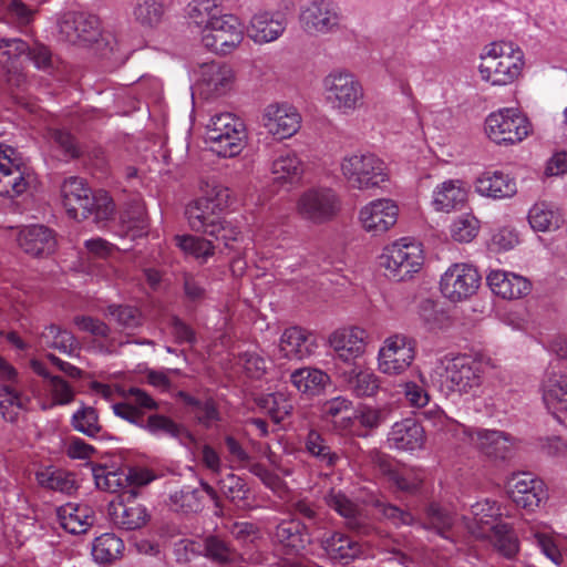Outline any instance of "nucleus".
Masks as SVG:
<instances>
[{"mask_svg":"<svg viewBox=\"0 0 567 567\" xmlns=\"http://www.w3.org/2000/svg\"><path fill=\"white\" fill-rule=\"evenodd\" d=\"M62 204L68 215L76 220L93 216L95 223L107 220L114 213L112 198L104 192L93 194L83 178L71 176L61 185Z\"/></svg>","mask_w":567,"mask_h":567,"instance_id":"f257e3e1","label":"nucleus"},{"mask_svg":"<svg viewBox=\"0 0 567 567\" xmlns=\"http://www.w3.org/2000/svg\"><path fill=\"white\" fill-rule=\"evenodd\" d=\"M524 66L522 50L512 42H494L482 55L478 71L482 80L493 85H507L516 81Z\"/></svg>","mask_w":567,"mask_h":567,"instance_id":"f03ea898","label":"nucleus"},{"mask_svg":"<svg viewBox=\"0 0 567 567\" xmlns=\"http://www.w3.org/2000/svg\"><path fill=\"white\" fill-rule=\"evenodd\" d=\"M341 172L349 187L358 190L380 188L389 181L386 164L371 153L344 157L341 162Z\"/></svg>","mask_w":567,"mask_h":567,"instance_id":"7ed1b4c3","label":"nucleus"},{"mask_svg":"<svg viewBox=\"0 0 567 567\" xmlns=\"http://www.w3.org/2000/svg\"><path fill=\"white\" fill-rule=\"evenodd\" d=\"M206 128L207 140L219 156H237L246 145L245 124L233 113L225 112L213 115Z\"/></svg>","mask_w":567,"mask_h":567,"instance_id":"20e7f679","label":"nucleus"},{"mask_svg":"<svg viewBox=\"0 0 567 567\" xmlns=\"http://www.w3.org/2000/svg\"><path fill=\"white\" fill-rule=\"evenodd\" d=\"M380 259L390 279L403 281L421 269L424 257L419 243L402 238L385 247Z\"/></svg>","mask_w":567,"mask_h":567,"instance_id":"39448f33","label":"nucleus"},{"mask_svg":"<svg viewBox=\"0 0 567 567\" xmlns=\"http://www.w3.org/2000/svg\"><path fill=\"white\" fill-rule=\"evenodd\" d=\"M326 100L342 114L357 110L363 101V87L352 73L334 71L323 80Z\"/></svg>","mask_w":567,"mask_h":567,"instance_id":"423d86ee","label":"nucleus"},{"mask_svg":"<svg viewBox=\"0 0 567 567\" xmlns=\"http://www.w3.org/2000/svg\"><path fill=\"white\" fill-rule=\"evenodd\" d=\"M485 130L497 144H515L529 134L530 124L518 110L503 109L487 116Z\"/></svg>","mask_w":567,"mask_h":567,"instance_id":"0eeeda50","label":"nucleus"},{"mask_svg":"<svg viewBox=\"0 0 567 567\" xmlns=\"http://www.w3.org/2000/svg\"><path fill=\"white\" fill-rule=\"evenodd\" d=\"M244 39L239 20L233 14H221L202 31V42L208 50L218 54H228Z\"/></svg>","mask_w":567,"mask_h":567,"instance_id":"6e6552de","label":"nucleus"},{"mask_svg":"<svg viewBox=\"0 0 567 567\" xmlns=\"http://www.w3.org/2000/svg\"><path fill=\"white\" fill-rule=\"evenodd\" d=\"M415 357L414 341L403 334L386 338L379 351V370L389 375L403 373Z\"/></svg>","mask_w":567,"mask_h":567,"instance_id":"1a4fd4ad","label":"nucleus"},{"mask_svg":"<svg viewBox=\"0 0 567 567\" xmlns=\"http://www.w3.org/2000/svg\"><path fill=\"white\" fill-rule=\"evenodd\" d=\"M481 276L476 268L467 264H454L441 278V291L453 302L462 301L474 295L480 287Z\"/></svg>","mask_w":567,"mask_h":567,"instance_id":"9d476101","label":"nucleus"},{"mask_svg":"<svg viewBox=\"0 0 567 567\" xmlns=\"http://www.w3.org/2000/svg\"><path fill=\"white\" fill-rule=\"evenodd\" d=\"M59 32L65 41L73 44L92 43L101 35L100 19L81 11L63 12L58 21Z\"/></svg>","mask_w":567,"mask_h":567,"instance_id":"9b49d317","label":"nucleus"},{"mask_svg":"<svg viewBox=\"0 0 567 567\" xmlns=\"http://www.w3.org/2000/svg\"><path fill=\"white\" fill-rule=\"evenodd\" d=\"M340 203L336 193L329 188L309 189L298 199V214L306 220L321 224L336 216Z\"/></svg>","mask_w":567,"mask_h":567,"instance_id":"f8f14e48","label":"nucleus"},{"mask_svg":"<svg viewBox=\"0 0 567 567\" xmlns=\"http://www.w3.org/2000/svg\"><path fill=\"white\" fill-rule=\"evenodd\" d=\"M27 166L16 156V151L0 145V196L16 198L29 187Z\"/></svg>","mask_w":567,"mask_h":567,"instance_id":"ddd939ff","label":"nucleus"},{"mask_svg":"<svg viewBox=\"0 0 567 567\" xmlns=\"http://www.w3.org/2000/svg\"><path fill=\"white\" fill-rule=\"evenodd\" d=\"M484 364L471 357L455 358L446 368L445 385L450 391L468 393L482 384Z\"/></svg>","mask_w":567,"mask_h":567,"instance_id":"4468645a","label":"nucleus"},{"mask_svg":"<svg viewBox=\"0 0 567 567\" xmlns=\"http://www.w3.org/2000/svg\"><path fill=\"white\" fill-rule=\"evenodd\" d=\"M301 116L290 104H269L262 113V125L278 140L295 135L300 128Z\"/></svg>","mask_w":567,"mask_h":567,"instance_id":"2eb2a0df","label":"nucleus"},{"mask_svg":"<svg viewBox=\"0 0 567 567\" xmlns=\"http://www.w3.org/2000/svg\"><path fill=\"white\" fill-rule=\"evenodd\" d=\"M234 80V71L228 64L220 62L204 63L199 68L197 87L204 97H217L231 90Z\"/></svg>","mask_w":567,"mask_h":567,"instance_id":"dca6fc26","label":"nucleus"},{"mask_svg":"<svg viewBox=\"0 0 567 567\" xmlns=\"http://www.w3.org/2000/svg\"><path fill=\"white\" fill-rule=\"evenodd\" d=\"M508 494L517 506L529 511L538 507L547 497L543 481L530 473L514 474L508 481Z\"/></svg>","mask_w":567,"mask_h":567,"instance_id":"f3484780","label":"nucleus"},{"mask_svg":"<svg viewBox=\"0 0 567 567\" xmlns=\"http://www.w3.org/2000/svg\"><path fill=\"white\" fill-rule=\"evenodd\" d=\"M124 402L113 404L116 416L126 420L137 426H144V413L146 410H157V402L144 390L131 386L124 391Z\"/></svg>","mask_w":567,"mask_h":567,"instance_id":"a211bd4d","label":"nucleus"},{"mask_svg":"<svg viewBox=\"0 0 567 567\" xmlns=\"http://www.w3.org/2000/svg\"><path fill=\"white\" fill-rule=\"evenodd\" d=\"M398 206L390 199H375L360 210V223L373 235L385 233L398 219Z\"/></svg>","mask_w":567,"mask_h":567,"instance_id":"6ab92c4d","label":"nucleus"},{"mask_svg":"<svg viewBox=\"0 0 567 567\" xmlns=\"http://www.w3.org/2000/svg\"><path fill=\"white\" fill-rule=\"evenodd\" d=\"M468 437L472 444L491 460L503 461L511 455L513 439L505 432L475 429L468 432Z\"/></svg>","mask_w":567,"mask_h":567,"instance_id":"aec40b11","label":"nucleus"},{"mask_svg":"<svg viewBox=\"0 0 567 567\" xmlns=\"http://www.w3.org/2000/svg\"><path fill=\"white\" fill-rule=\"evenodd\" d=\"M370 462L380 471V473L388 477V481L398 489L403 492L416 491L421 483L422 477L408 468H396L386 454L378 450L369 452Z\"/></svg>","mask_w":567,"mask_h":567,"instance_id":"412c9836","label":"nucleus"},{"mask_svg":"<svg viewBox=\"0 0 567 567\" xmlns=\"http://www.w3.org/2000/svg\"><path fill=\"white\" fill-rule=\"evenodd\" d=\"M300 22L310 34L327 33L339 24V14L331 2L315 1L301 12Z\"/></svg>","mask_w":567,"mask_h":567,"instance_id":"4be33fe9","label":"nucleus"},{"mask_svg":"<svg viewBox=\"0 0 567 567\" xmlns=\"http://www.w3.org/2000/svg\"><path fill=\"white\" fill-rule=\"evenodd\" d=\"M318 348L317 337L300 327L286 329L280 338V351L285 358L302 360L312 355Z\"/></svg>","mask_w":567,"mask_h":567,"instance_id":"5701e85b","label":"nucleus"},{"mask_svg":"<svg viewBox=\"0 0 567 567\" xmlns=\"http://www.w3.org/2000/svg\"><path fill=\"white\" fill-rule=\"evenodd\" d=\"M424 427L414 419L395 422L388 434L390 445L400 451L420 450L425 444Z\"/></svg>","mask_w":567,"mask_h":567,"instance_id":"b1692460","label":"nucleus"},{"mask_svg":"<svg viewBox=\"0 0 567 567\" xmlns=\"http://www.w3.org/2000/svg\"><path fill=\"white\" fill-rule=\"evenodd\" d=\"M18 244L25 254L33 257L49 256L56 247L53 231L42 225H32L20 230Z\"/></svg>","mask_w":567,"mask_h":567,"instance_id":"393cba45","label":"nucleus"},{"mask_svg":"<svg viewBox=\"0 0 567 567\" xmlns=\"http://www.w3.org/2000/svg\"><path fill=\"white\" fill-rule=\"evenodd\" d=\"M491 290L503 299H518L529 293L530 282L527 278L504 270H492L487 277Z\"/></svg>","mask_w":567,"mask_h":567,"instance_id":"a878e982","label":"nucleus"},{"mask_svg":"<svg viewBox=\"0 0 567 567\" xmlns=\"http://www.w3.org/2000/svg\"><path fill=\"white\" fill-rule=\"evenodd\" d=\"M365 331L360 328L336 330L329 338V343L343 362H350L364 352Z\"/></svg>","mask_w":567,"mask_h":567,"instance_id":"bb28decb","label":"nucleus"},{"mask_svg":"<svg viewBox=\"0 0 567 567\" xmlns=\"http://www.w3.org/2000/svg\"><path fill=\"white\" fill-rule=\"evenodd\" d=\"M324 503L346 519L348 528L358 533L367 532L365 517L361 508L344 493L331 488L323 497Z\"/></svg>","mask_w":567,"mask_h":567,"instance_id":"cd10ccee","label":"nucleus"},{"mask_svg":"<svg viewBox=\"0 0 567 567\" xmlns=\"http://www.w3.org/2000/svg\"><path fill=\"white\" fill-rule=\"evenodd\" d=\"M58 517L61 527L70 534L80 535L95 522V514L86 504H66L58 509Z\"/></svg>","mask_w":567,"mask_h":567,"instance_id":"c85d7f7f","label":"nucleus"},{"mask_svg":"<svg viewBox=\"0 0 567 567\" xmlns=\"http://www.w3.org/2000/svg\"><path fill=\"white\" fill-rule=\"evenodd\" d=\"M285 29L286 21L281 14L260 12L251 18L247 31L256 43H268L277 40Z\"/></svg>","mask_w":567,"mask_h":567,"instance_id":"c756f323","label":"nucleus"},{"mask_svg":"<svg viewBox=\"0 0 567 567\" xmlns=\"http://www.w3.org/2000/svg\"><path fill=\"white\" fill-rule=\"evenodd\" d=\"M475 189L482 196L494 199L513 197L517 192L516 182L503 172H486L475 182Z\"/></svg>","mask_w":567,"mask_h":567,"instance_id":"7c9ffc66","label":"nucleus"},{"mask_svg":"<svg viewBox=\"0 0 567 567\" xmlns=\"http://www.w3.org/2000/svg\"><path fill=\"white\" fill-rule=\"evenodd\" d=\"M290 382L301 394L313 398L322 394L331 383V378L317 368H300L291 372Z\"/></svg>","mask_w":567,"mask_h":567,"instance_id":"2f4dec72","label":"nucleus"},{"mask_svg":"<svg viewBox=\"0 0 567 567\" xmlns=\"http://www.w3.org/2000/svg\"><path fill=\"white\" fill-rule=\"evenodd\" d=\"M137 495L136 489L130 488L128 491H124L122 494L123 501L118 505V509L115 512L116 515V524L125 529V530H135L143 527L148 520V514L146 508L132 501L131 498H135Z\"/></svg>","mask_w":567,"mask_h":567,"instance_id":"473e14b6","label":"nucleus"},{"mask_svg":"<svg viewBox=\"0 0 567 567\" xmlns=\"http://www.w3.org/2000/svg\"><path fill=\"white\" fill-rule=\"evenodd\" d=\"M27 51H29V44L22 39H0V66L8 75V82L11 81V76H21V59Z\"/></svg>","mask_w":567,"mask_h":567,"instance_id":"72a5a7b5","label":"nucleus"},{"mask_svg":"<svg viewBox=\"0 0 567 567\" xmlns=\"http://www.w3.org/2000/svg\"><path fill=\"white\" fill-rule=\"evenodd\" d=\"M275 538L293 551L303 550L311 543L308 525L299 519L284 520L275 530Z\"/></svg>","mask_w":567,"mask_h":567,"instance_id":"f704fd0d","label":"nucleus"},{"mask_svg":"<svg viewBox=\"0 0 567 567\" xmlns=\"http://www.w3.org/2000/svg\"><path fill=\"white\" fill-rule=\"evenodd\" d=\"M185 215L192 230L208 234V229L217 224L220 217L218 212L210 205L209 199L203 197L187 205Z\"/></svg>","mask_w":567,"mask_h":567,"instance_id":"c9c22d12","label":"nucleus"},{"mask_svg":"<svg viewBox=\"0 0 567 567\" xmlns=\"http://www.w3.org/2000/svg\"><path fill=\"white\" fill-rule=\"evenodd\" d=\"M321 547L326 553L337 560H353L361 553V545L348 535L334 532L320 539Z\"/></svg>","mask_w":567,"mask_h":567,"instance_id":"e433bc0d","label":"nucleus"},{"mask_svg":"<svg viewBox=\"0 0 567 567\" xmlns=\"http://www.w3.org/2000/svg\"><path fill=\"white\" fill-rule=\"evenodd\" d=\"M543 401L553 412L567 411V374L550 373L543 382Z\"/></svg>","mask_w":567,"mask_h":567,"instance_id":"4c0bfd02","label":"nucleus"},{"mask_svg":"<svg viewBox=\"0 0 567 567\" xmlns=\"http://www.w3.org/2000/svg\"><path fill=\"white\" fill-rule=\"evenodd\" d=\"M274 181L295 183L303 174V163L293 152H284L277 155L270 164Z\"/></svg>","mask_w":567,"mask_h":567,"instance_id":"58836bf2","label":"nucleus"},{"mask_svg":"<svg viewBox=\"0 0 567 567\" xmlns=\"http://www.w3.org/2000/svg\"><path fill=\"white\" fill-rule=\"evenodd\" d=\"M466 200V190L460 182L446 181L436 187L433 195V205L436 210L450 213L462 207Z\"/></svg>","mask_w":567,"mask_h":567,"instance_id":"ea45409f","label":"nucleus"},{"mask_svg":"<svg viewBox=\"0 0 567 567\" xmlns=\"http://www.w3.org/2000/svg\"><path fill=\"white\" fill-rule=\"evenodd\" d=\"M342 378L348 389L358 398L373 396L381 388L379 377L370 371L351 369Z\"/></svg>","mask_w":567,"mask_h":567,"instance_id":"a19ab883","label":"nucleus"},{"mask_svg":"<svg viewBox=\"0 0 567 567\" xmlns=\"http://www.w3.org/2000/svg\"><path fill=\"white\" fill-rule=\"evenodd\" d=\"M124 550L123 540L113 533H104L92 544V556L99 564H111L118 559Z\"/></svg>","mask_w":567,"mask_h":567,"instance_id":"79ce46f5","label":"nucleus"},{"mask_svg":"<svg viewBox=\"0 0 567 567\" xmlns=\"http://www.w3.org/2000/svg\"><path fill=\"white\" fill-rule=\"evenodd\" d=\"M40 341L45 347L58 349L62 353L69 355H72L74 351L79 349V343L75 337L71 332L62 330L55 324H50L44 328L40 334Z\"/></svg>","mask_w":567,"mask_h":567,"instance_id":"37998d69","label":"nucleus"},{"mask_svg":"<svg viewBox=\"0 0 567 567\" xmlns=\"http://www.w3.org/2000/svg\"><path fill=\"white\" fill-rule=\"evenodd\" d=\"M169 507L177 513L196 514L204 508L202 492L197 488L183 487L169 495Z\"/></svg>","mask_w":567,"mask_h":567,"instance_id":"c03bdc74","label":"nucleus"},{"mask_svg":"<svg viewBox=\"0 0 567 567\" xmlns=\"http://www.w3.org/2000/svg\"><path fill=\"white\" fill-rule=\"evenodd\" d=\"M528 221L535 230L549 231L559 228L563 217L548 204L537 203L529 209Z\"/></svg>","mask_w":567,"mask_h":567,"instance_id":"a18cd8bd","label":"nucleus"},{"mask_svg":"<svg viewBox=\"0 0 567 567\" xmlns=\"http://www.w3.org/2000/svg\"><path fill=\"white\" fill-rule=\"evenodd\" d=\"M306 451L327 467H333L340 456L316 430H310L305 442Z\"/></svg>","mask_w":567,"mask_h":567,"instance_id":"49530a36","label":"nucleus"},{"mask_svg":"<svg viewBox=\"0 0 567 567\" xmlns=\"http://www.w3.org/2000/svg\"><path fill=\"white\" fill-rule=\"evenodd\" d=\"M188 18L198 27L207 29L223 13L220 0H193L187 7Z\"/></svg>","mask_w":567,"mask_h":567,"instance_id":"de8ad7c7","label":"nucleus"},{"mask_svg":"<svg viewBox=\"0 0 567 567\" xmlns=\"http://www.w3.org/2000/svg\"><path fill=\"white\" fill-rule=\"evenodd\" d=\"M221 494L233 504L239 505L248 499L250 488L245 480L234 473H228L217 481Z\"/></svg>","mask_w":567,"mask_h":567,"instance_id":"09e8293b","label":"nucleus"},{"mask_svg":"<svg viewBox=\"0 0 567 567\" xmlns=\"http://www.w3.org/2000/svg\"><path fill=\"white\" fill-rule=\"evenodd\" d=\"M73 429L89 437H96L102 432L97 411L92 406H82L71 419Z\"/></svg>","mask_w":567,"mask_h":567,"instance_id":"8fccbe9b","label":"nucleus"},{"mask_svg":"<svg viewBox=\"0 0 567 567\" xmlns=\"http://www.w3.org/2000/svg\"><path fill=\"white\" fill-rule=\"evenodd\" d=\"M122 228L132 239L147 234L148 220L145 209L141 205L131 206L122 216Z\"/></svg>","mask_w":567,"mask_h":567,"instance_id":"3c124183","label":"nucleus"},{"mask_svg":"<svg viewBox=\"0 0 567 567\" xmlns=\"http://www.w3.org/2000/svg\"><path fill=\"white\" fill-rule=\"evenodd\" d=\"M25 403L27 400L11 385L0 386V413L6 421H17L19 412L25 408Z\"/></svg>","mask_w":567,"mask_h":567,"instance_id":"603ef678","label":"nucleus"},{"mask_svg":"<svg viewBox=\"0 0 567 567\" xmlns=\"http://www.w3.org/2000/svg\"><path fill=\"white\" fill-rule=\"evenodd\" d=\"M491 537L494 547L505 557L512 558L518 551V539L509 525L497 524L493 526Z\"/></svg>","mask_w":567,"mask_h":567,"instance_id":"864d4df0","label":"nucleus"},{"mask_svg":"<svg viewBox=\"0 0 567 567\" xmlns=\"http://www.w3.org/2000/svg\"><path fill=\"white\" fill-rule=\"evenodd\" d=\"M177 246L196 259L206 261L215 252V246L208 239L192 235L176 236Z\"/></svg>","mask_w":567,"mask_h":567,"instance_id":"5fc2aeb1","label":"nucleus"},{"mask_svg":"<svg viewBox=\"0 0 567 567\" xmlns=\"http://www.w3.org/2000/svg\"><path fill=\"white\" fill-rule=\"evenodd\" d=\"M164 12V4L159 0H138L134 17L142 25L155 27L162 21Z\"/></svg>","mask_w":567,"mask_h":567,"instance_id":"6e6d98bb","label":"nucleus"},{"mask_svg":"<svg viewBox=\"0 0 567 567\" xmlns=\"http://www.w3.org/2000/svg\"><path fill=\"white\" fill-rule=\"evenodd\" d=\"M185 402L192 408L195 419L205 427H210L218 420V411L213 400H197L188 394L181 393Z\"/></svg>","mask_w":567,"mask_h":567,"instance_id":"4d7b16f0","label":"nucleus"},{"mask_svg":"<svg viewBox=\"0 0 567 567\" xmlns=\"http://www.w3.org/2000/svg\"><path fill=\"white\" fill-rule=\"evenodd\" d=\"M480 221L471 214L458 216L451 225V236L455 241L470 243L478 231Z\"/></svg>","mask_w":567,"mask_h":567,"instance_id":"13d9d810","label":"nucleus"},{"mask_svg":"<svg viewBox=\"0 0 567 567\" xmlns=\"http://www.w3.org/2000/svg\"><path fill=\"white\" fill-rule=\"evenodd\" d=\"M261 406L268 411L275 422H281L292 412V404L285 393L276 392L264 396L260 401Z\"/></svg>","mask_w":567,"mask_h":567,"instance_id":"bf43d9fd","label":"nucleus"},{"mask_svg":"<svg viewBox=\"0 0 567 567\" xmlns=\"http://www.w3.org/2000/svg\"><path fill=\"white\" fill-rule=\"evenodd\" d=\"M205 555L212 560L226 564L236 558L235 550L219 536H208L204 542Z\"/></svg>","mask_w":567,"mask_h":567,"instance_id":"052dcab7","label":"nucleus"},{"mask_svg":"<svg viewBox=\"0 0 567 567\" xmlns=\"http://www.w3.org/2000/svg\"><path fill=\"white\" fill-rule=\"evenodd\" d=\"M290 509L295 516L305 520L303 523L308 525V529L319 526L323 520L320 507L307 498L292 499L290 502Z\"/></svg>","mask_w":567,"mask_h":567,"instance_id":"680f3d73","label":"nucleus"},{"mask_svg":"<svg viewBox=\"0 0 567 567\" xmlns=\"http://www.w3.org/2000/svg\"><path fill=\"white\" fill-rule=\"evenodd\" d=\"M41 485L70 494L75 488L74 476L63 471L43 472L38 475Z\"/></svg>","mask_w":567,"mask_h":567,"instance_id":"e2e57ef3","label":"nucleus"},{"mask_svg":"<svg viewBox=\"0 0 567 567\" xmlns=\"http://www.w3.org/2000/svg\"><path fill=\"white\" fill-rule=\"evenodd\" d=\"M427 515V528L434 530L445 539H452L451 528L454 522L453 517L436 505H431L429 507Z\"/></svg>","mask_w":567,"mask_h":567,"instance_id":"0e129e2a","label":"nucleus"},{"mask_svg":"<svg viewBox=\"0 0 567 567\" xmlns=\"http://www.w3.org/2000/svg\"><path fill=\"white\" fill-rule=\"evenodd\" d=\"M95 484L100 489L116 493L126 487L125 474L113 471H107L105 467L100 466L93 470Z\"/></svg>","mask_w":567,"mask_h":567,"instance_id":"69168bd1","label":"nucleus"},{"mask_svg":"<svg viewBox=\"0 0 567 567\" xmlns=\"http://www.w3.org/2000/svg\"><path fill=\"white\" fill-rule=\"evenodd\" d=\"M51 138L56 147L64 154L65 157L75 159L83 155V148L70 132L64 130H53Z\"/></svg>","mask_w":567,"mask_h":567,"instance_id":"338daca9","label":"nucleus"},{"mask_svg":"<svg viewBox=\"0 0 567 567\" xmlns=\"http://www.w3.org/2000/svg\"><path fill=\"white\" fill-rule=\"evenodd\" d=\"M388 419V411L381 408H373L370 405H361L354 414V420L359 424L369 430H375L383 424Z\"/></svg>","mask_w":567,"mask_h":567,"instance_id":"774afa93","label":"nucleus"}]
</instances>
